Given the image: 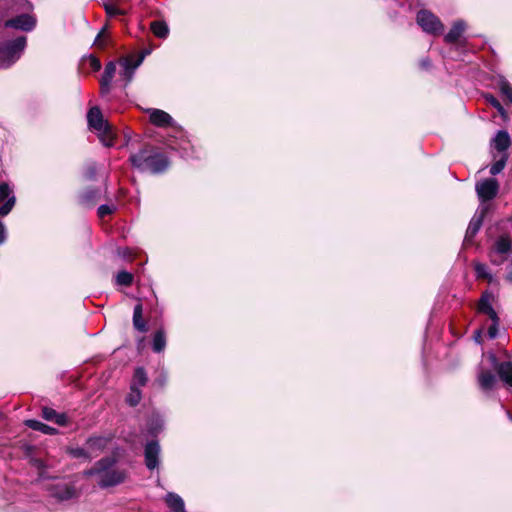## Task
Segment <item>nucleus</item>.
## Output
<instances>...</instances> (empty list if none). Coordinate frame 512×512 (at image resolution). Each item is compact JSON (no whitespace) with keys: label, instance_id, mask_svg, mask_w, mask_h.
Listing matches in <instances>:
<instances>
[{"label":"nucleus","instance_id":"c9c22d12","mask_svg":"<svg viewBox=\"0 0 512 512\" xmlns=\"http://www.w3.org/2000/svg\"><path fill=\"white\" fill-rule=\"evenodd\" d=\"M508 156L506 154H503L502 157L497 160L491 167H490V174L491 175H497L499 174L505 167L507 162Z\"/></svg>","mask_w":512,"mask_h":512},{"label":"nucleus","instance_id":"a878e982","mask_svg":"<svg viewBox=\"0 0 512 512\" xmlns=\"http://www.w3.org/2000/svg\"><path fill=\"white\" fill-rule=\"evenodd\" d=\"M166 347V335L163 329H159L153 336L152 348L156 353H161Z\"/></svg>","mask_w":512,"mask_h":512},{"label":"nucleus","instance_id":"bb28decb","mask_svg":"<svg viewBox=\"0 0 512 512\" xmlns=\"http://www.w3.org/2000/svg\"><path fill=\"white\" fill-rule=\"evenodd\" d=\"M151 30L156 37L161 39L167 38L169 34L168 25L164 21H153L151 23Z\"/></svg>","mask_w":512,"mask_h":512},{"label":"nucleus","instance_id":"79ce46f5","mask_svg":"<svg viewBox=\"0 0 512 512\" xmlns=\"http://www.w3.org/2000/svg\"><path fill=\"white\" fill-rule=\"evenodd\" d=\"M117 255L123 259H128L131 256V250L129 248H118Z\"/></svg>","mask_w":512,"mask_h":512},{"label":"nucleus","instance_id":"4c0bfd02","mask_svg":"<svg viewBox=\"0 0 512 512\" xmlns=\"http://www.w3.org/2000/svg\"><path fill=\"white\" fill-rule=\"evenodd\" d=\"M116 210V206L111 204H103L98 207L97 214L100 218H104L112 214Z\"/></svg>","mask_w":512,"mask_h":512},{"label":"nucleus","instance_id":"37998d69","mask_svg":"<svg viewBox=\"0 0 512 512\" xmlns=\"http://www.w3.org/2000/svg\"><path fill=\"white\" fill-rule=\"evenodd\" d=\"M104 34H105V27L102 28V30L98 33L96 39H95V42L94 44L98 47H103L104 46V42L102 40V38L104 37Z\"/></svg>","mask_w":512,"mask_h":512},{"label":"nucleus","instance_id":"2eb2a0df","mask_svg":"<svg viewBox=\"0 0 512 512\" xmlns=\"http://www.w3.org/2000/svg\"><path fill=\"white\" fill-rule=\"evenodd\" d=\"M160 446L157 441H150L144 450L145 464L148 469L153 470L159 464Z\"/></svg>","mask_w":512,"mask_h":512},{"label":"nucleus","instance_id":"ea45409f","mask_svg":"<svg viewBox=\"0 0 512 512\" xmlns=\"http://www.w3.org/2000/svg\"><path fill=\"white\" fill-rule=\"evenodd\" d=\"M105 11L107 15L110 17L123 14L122 10H120L118 7L112 4H105Z\"/></svg>","mask_w":512,"mask_h":512},{"label":"nucleus","instance_id":"de8ad7c7","mask_svg":"<svg viewBox=\"0 0 512 512\" xmlns=\"http://www.w3.org/2000/svg\"><path fill=\"white\" fill-rule=\"evenodd\" d=\"M506 279H507V281L512 283V264L508 267V272H507V275H506Z\"/></svg>","mask_w":512,"mask_h":512},{"label":"nucleus","instance_id":"4be33fe9","mask_svg":"<svg viewBox=\"0 0 512 512\" xmlns=\"http://www.w3.org/2000/svg\"><path fill=\"white\" fill-rule=\"evenodd\" d=\"M493 252L503 255L512 252V239L507 235H501L494 243Z\"/></svg>","mask_w":512,"mask_h":512},{"label":"nucleus","instance_id":"f257e3e1","mask_svg":"<svg viewBox=\"0 0 512 512\" xmlns=\"http://www.w3.org/2000/svg\"><path fill=\"white\" fill-rule=\"evenodd\" d=\"M114 457H104L98 460L84 474L90 477H96L97 484L101 488H108L123 483L127 473L124 469L117 466Z\"/></svg>","mask_w":512,"mask_h":512},{"label":"nucleus","instance_id":"f704fd0d","mask_svg":"<svg viewBox=\"0 0 512 512\" xmlns=\"http://www.w3.org/2000/svg\"><path fill=\"white\" fill-rule=\"evenodd\" d=\"M116 282L119 285L129 286L133 282V275L127 271H121L116 275Z\"/></svg>","mask_w":512,"mask_h":512},{"label":"nucleus","instance_id":"e433bc0d","mask_svg":"<svg viewBox=\"0 0 512 512\" xmlns=\"http://www.w3.org/2000/svg\"><path fill=\"white\" fill-rule=\"evenodd\" d=\"M70 455L74 458H85V459H91L92 455L90 451L86 448H73L69 451Z\"/></svg>","mask_w":512,"mask_h":512},{"label":"nucleus","instance_id":"20e7f679","mask_svg":"<svg viewBox=\"0 0 512 512\" xmlns=\"http://www.w3.org/2000/svg\"><path fill=\"white\" fill-rule=\"evenodd\" d=\"M25 47V36L0 43V68H8L14 64L21 57Z\"/></svg>","mask_w":512,"mask_h":512},{"label":"nucleus","instance_id":"c756f323","mask_svg":"<svg viewBox=\"0 0 512 512\" xmlns=\"http://www.w3.org/2000/svg\"><path fill=\"white\" fill-rule=\"evenodd\" d=\"M147 374L145 370L142 367H139L135 370L133 381L131 385H135V387H142L145 386L147 383Z\"/></svg>","mask_w":512,"mask_h":512},{"label":"nucleus","instance_id":"412c9836","mask_svg":"<svg viewBox=\"0 0 512 512\" xmlns=\"http://www.w3.org/2000/svg\"><path fill=\"white\" fill-rule=\"evenodd\" d=\"M101 197L99 188H87L80 195V202L86 206H94Z\"/></svg>","mask_w":512,"mask_h":512},{"label":"nucleus","instance_id":"9b49d317","mask_svg":"<svg viewBox=\"0 0 512 512\" xmlns=\"http://www.w3.org/2000/svg\"><path fill=\"white\" fill-rule=\"evenodd\" d=\"M36 26V19L29 14H21L5 22V27L22 31H31Z\"/></svg>","mask_w":512,"mask_h":512},{"label":"nucleus","instance_id":"b1692460","mask_svg":"<svg viewBox=\"0 0 512 512\" xmlns=\"http://www.w3.org/2000/svg\"><path fill=\"white\" fill-rule=\"evenodd\" d=\"M478 382L482 390H491L496 382V376L491 371H481L478 375Z\"/></svg>","mask_w":512,"mask_h":512},{"label":"nucleus","instance_id":"9d476101","mask_svg":"<svg viewBox=\"0 0 512 512\" xmlns=\"http://www.w3.org/2000/svg\"><path fill=\"white\" fill-rule=\"evenodd\" d=\"M147 112L149 113V118H150L151 123L154 124L155 126L162 127V128L163 127H172V128L177 127L176 122L171 117V115L168 114L167 112H165L161 109H156V108L148 109Z\"/></svg>","mask_w":512,"mask_h":512},{"label":"nucleus","instance_id":"393cba45","mask_svg":"<svg viewBox=\"0 0 512 512\" xmlns=\"http://www.w3.org/2000/svg\"><path fill=\"white\" fill-rule=\"evenodd\" d=\"M25 425L35 431H40L46 435H55L57 433V429L53 428L47 424H44L38 420L30 419L25 421Z\"/></svg>","mask_w":512,"mask_h":512},{"label":"nucleus","instance_id":"09e8293b","mask_svg":"<svg viewBox=\"0 0 512 512\" xmlns=\"http://www.w3.org/2000/svg\"><path fill=\"white\" fill-rule=\"evenodd\" d=\"M165 382H166V376H164L163 378L159 379L160 385L163 386L165 384Z\"/></svg>","mask_w":512,"mask_h":512},{"label":"nucleus","instance_id":"f8f14e48","mask_svg":"<svg viewBox=\"0 0 512 512\" xmlns=\"http://www.w3.org/2000/svg\"><path fill=\"white\" fill-rule=\"evenodd\" d=\"M5 201V203L0 207V216L4 217L10 213L13 209L16 198L12 194V190L9 185L5 182H0V202Z\"/></svg>","mask_w":512,"mask_h":512},{"label":"nucleus","instance_id":"1a4fd4ad","mask_svg":"<svg viewBox=\"0 0 512 512\" xmlns=\"http://www.w3.org/2000/svg\"><path fill=\"white\" fill-rule=\"evenodd\" d=\"M488 211V206H481L472 219L470 220V223L468 225V228L466 230L465 238H464V244L465 245H471L473 242V238L476 236V234L479 232L484 217Z\"/></svg>","mask_w":512,"mask_h":512},{"label":"nucleus","instance_id":"f3484780","mask_svg":"<svg viewBox=\"0 0 512 512\" xmlns=\"http://www.w3.org/2000/svg\"><path fill=\"white\" fill-rule=\"evenodd\" d=\"M164 501L170 512H187L185 509L184 500L180 495L174 492H168L165 495Z\"/></svg>","mask_w":512,"mask_h":512},{"label":"nucleus","instance_id":"423d86ee","mask_svg":"<svg viewBox=\"0 0 512 512\" xmlns=\"http://www.w3.org/2000/svg\"><path fill=\"white\" fill-rule=\"evenodd\" d=\"M418 25L429 34H441L444 30V26L440 19L428 10H420L417 13Z\"/></svg>","mask_w":512,"mask_h":512},{"label":"nucleus","instance_id":"c85d7f7f","mask_svg":"<svg viewBox=\"0 0 512 512\" xmlns=\"http://www.w3.org/2000/svg\"><path fill=\"white\" fill-rule=\"evenodd\" d=\"M141 391L138 387H135V385H131L130 392L126 397V402L128 405L134 407L139 404L141 401Z\"/></svg>","mask_w":512,"mask_h":512},{"label":"nucleus","instance_id":"6e6552de","mask_svg":"<svg viewBox=\"0 0 512 512\" xmlns=\"http://www.w3.org/2000/svg\"><path fill=\"white\" fill-rule=\"evenodd\" d=\"M475 190L481 202L489 201L497 195L499 183L494 178L484 179L476 184Z\"/></svg>","mask_w":512,"mask_h":512},{"label":"nucleus","instance_id":"4468645a","mask_svg":"<svg viewBox=\"0 0 512 512\" xmlns=\"http://www.w3.org/2000/svg\"><path fill=\"white\" fill-rule=\"evenodd\" d=\"M112 435L106 436H91L86 441L87 449L90 451L92 457L97 456L99 453L104 451L112 440Z\"/></svg>","mask_w":512,"mask_h":512},{"label":"nucleus","instance_id":"58836bf2","mask_svg":"<svg viewBox=\"0 0 512 512\" xmlns=\"http://www.w3.org/2000/svg\"><path fill=\"white\" fill-rule=\"evenodd\" d=\"M486 100L487 102L493 106L495 109H497V111L502 115V116H505L506 115V111L505 109L503 108V106L501 105V103L493 96V95H487L486 97Z\"/></svg>","mask_w":512,"mask_h":512},{"label":"nucleus","instance_id":"c03bdc74","mask_svg":"<svg viewBox=\"0 0 512 512\" xmlns=\"http://www.w3.org/2000/svg\"><path fill=\"white\" fill-rule=\"evenodd\" d=\"M7 231L2 221H0V245L6 241Z\"/></svg>","mask_w":512,"mask_h":512},{"label":"nucleus","instance_id":"f03ea898","mask_svg":"<svg viewBox=\"0 0 512 512\" xmlns=\"http://www.w3.org/2000/svg\"><path fill=\"white\" fill-rule=\"evenodd\" d=\"M129 160L134 168L140 172L160 174L169 167L168 157L152 146H146L137 153H132Z\"/></svg>","mask_w":512,"mask_h":512},{"label":"nucleus","instance_id":"6ab92c4d","mask_svg":"<svg viewBox=\"0 0 512 512\" xmlns=\"http://www.w3.org/2000/svg\"><path fill=\"white\" fill-rule=\"evenodd\" d=\"M75 494V489L67 484V483H60L53 487L52 489V495L59 500H68L71 499Z\"/></svg>","mask_w":512,"mask_h":512},{"label":"nucleus","instance_id":"a19ab883","mask_svg":"<svg viewBox=\"0 0 512 512\" xmlns=\"http://www.w3.org/2000/svg\"><path fill=\"white\" fill-rule=\"evenodd\" d=\"M89 63H90V66L91 68L94 70V71H98L100 70L101 68V62L99 61L98 58H96L95 56H90L89 57Z\"/></svg>","mask_w":512,"mask_h":512},{"label":"nucleus","instance_id":"0eeeda50","mask_svg":"<svg viewBox=\"0 0 512 512\" xmlns=\"http://www.w3.org/2000/svg\"><path fill=\"white\" fill-rule=\"evenodd\" d=\"M144 58L145 54H139L137 57L129 55L119 60L120 76L125 80V86L132 81L136 69L142 64Z\"/></svg>","mask_w":512,"mask_h":512},{"label":"nucleus","instance_id":"cd10ccee","mask_svg":"<svg viewBox=\"0 0 512 512\" xmlns=\"http://www.w3.org/2000/svg\"><path fill=\"white\" fill-rule=\"evenodd\" d=\"M474 270H475L476 277L478 279H483V280H487L488 282H492L493 277H492L491 273L489 272L487 265L477 262L474 264Z\"/></svg>","mask_w":512,"mask_h":512},{"label":"nucleus","instance_id":"473e14b6","mask_svg":"<svg viewBox=\"0 0 512 512\" xmlns=\"http://www.w3.org/2000/svg\"><path fill=\"white\" fill-rule=\"evenodd\" d=\"M116 72V64L114 62H109L104 69V73L101 77L102 80H104L105 85L107 83H111L112 79Z\"/></svg>","mask_w":512,"mask_h":512},{"label":"nucleus","instance_id":"7ed1b4c3","mask_svg":"<svg viewBox=\"0 0 512 512\" xmlns=\"http://www.w3.org/2000/svg\"><path fill=\"white\" fill-rule=\"evenodd\" d=\"M87 121L90 129L97 132L99 140L103 145L107 147L113 145L114 132L112 126L103 118L98 107H92L88 111Z\"/></svg>","mask_w":512,"mask_h":512},{"label":"nucleus","instance_id":"8fccbe9b","mask_svg":"<svg viewBox=\"0 0 512 512\" xmlns=\"http://www.w3.org/2000/svg\"><path fill=\"white\" fill-rule=\"evenodd\" d=\"M491 257H493V256L491 255ZM491 261H492V263H494V264H498V265H499V264H501V263L503 262V260H501V261H496V260H495V259H493V258H491Z\"/></svg>","mask_w":512,"mask_h":512},{"label":"nucleus","instance_id":"5701e85b","mask_svg":"<svg viewBox=\"0 0 512 512\" xmlns=\"http://www.w3.org/2000/svg\"><path fill=\"white\" fill-rule=\"evenodd\" d=\"M143 307L141 303L135 305L133 310V326L139 332H146L148 330L146 322L143 320Z\"/></svg>","mask_w":512,"mask_h":512},{"label":"nucleus","instance_id":"a18cd8bd","mask_svg":"<svg viewBox=\"0 0 512 512\" xmlns=\"http://www.w3.org/2000/svg\"><path fill=\"white\" fill-rule=\"evenodd\" d=\"M110 85H111V83H107V84L105 85L104 80H102V79H101V80H100L101 94H103V95H104V94H108V93H109V91H110Z\"/></svg>","mask_w":512,"mask_h":512},{"label":"nucleus","instance_id":"2f4dec72","mask_svg":"<svg viewBox=\"0 0 512 512\" xmlns=\"http://www.w3.org/2000/svg\"><path fill=\"white\" fill-rule=\"evenodd\" d=\"M498 87L503 96H505L510 103H512V86L504 78H501L498 82Z\"/></svg>","mask_w":512,"mask_h":512},{"label":"nucleus","instance_id":"a211bd4d","mask_svg":"<svg viewBox=\"0 0 512 512\" xmlns=\"http://www.w3.org/2000/svg\"><path fill=\"white\" fill-rule=\"evenodd\" d=\"M42 417L47 420L56 423L59 426H65L68 423V418L64 413H58L54 409L49 407H43Z\"/></svg>","mask_w":512,"mask_h":512},{"label":"nucleus","instance_id":"aec40b11","mask_svg":"<svg viewBox=\"0 0 512 512\" xmlns=\"http://www.w3.org/2000/svg\"><path fill=\"white\" fill-rule=\"evenodd\" d=\"M494 148L498 152H505L511 145V139L507 131L500 130L493 139Z\"/></svg>","mask_w":512,"mask_h":512},{"label":"nucleus","instance_id":"7c9ffc66","mask_svg":"<svg viewBox=\"0 0 512 512\" xmlns=\"http://www.w3.org/2000/svg\"><path fill=\"white\" fill-rule=\"evenodd\" d=\"M164 421L159 415H153L148 422L149 432L153 435L159 433L163 427Z\"/></svg>","mask_w":512,"mask_h":512},{"label":"nucleus","instance_id":"39448f33","mask_svg":"<svg viewBox=\"0 0 512 512\" xmlns=\"http://www.w3.org/2000/svg\"><path fill=\"white\" fill-rule=\"evenodd\" d=\"M493 300L494 295L489 291H485L478 302V311L486 314L492 320V325L488 329V335L491 339L496 338L499 326V317L492 306Z\"/></svg>","mask_w":512,"mask_h":512},{"label":"nucleus","instance_id":"72a5a7b5","mask_svg":"<svg viewBox=\"0 0 512 512\" xmlns=\"http://www.w3.org/2000/svg\"><path fill=\"white\" fill-rule=\"evenodd\" d=\"M97 173V164L95 162H87L83 169V177L86 180H93Z\"/></svg>","mask_w":512,"mask_h":512},{"label":"nucleus","instance_id":"3c124183","mask_svg":"<svg viewBox=\"0 0 512 512\" xmlns=\"http://www.w3.org/2000/svg\"><path fill=\"white\" fill-rule=\"evenodd\" d=\"M141 54H145V56H146V55H148V54H149V51H144V52H142Z\"/></svg>","mask_w":512,"mask_h":512},{"label":"nucleus","instance_id":"49530a36","mask_svg":"<svg viewBox=\"0 0 512 512\" xmlns=\"http://www.w3.org/2000/svg\"><path fill=\"white\" fill-rule=\"evenodd\" d=\"M420 66L423 69H428L431 67V61L428 58L422 59L420 61Z\"/></svg>","mask_w":512,"mask_h":512},{"label":"nucleus","instance_id":"ddd939ff","mask_svg":"<svg viewBox=\"0 0 512 512\" xmlns=\"http://www.w3.org/2000/svg\"><path fill=\"white\" fill-rule=\"evenodd\" d=\"M493 368L497 371L500 379L508 386L512 387V362H498L495 355H490Z\"/></svg>","mask_w":512,"mask_h":512},{"label":"nucleus","instance_id":"dca6fc26","mask_svg":"<svg viewBox=\"0 0 512 512\" xmlns=\"http://www.w3.org/2000/svg\"><path fill=\"white\" fill-rule=\"evenodd\" d=\"M466 29V23L463 20H456L444 40L449 44H457Z\"/></svg>","mask_w":512,"mask_h":512}]
</instances>
